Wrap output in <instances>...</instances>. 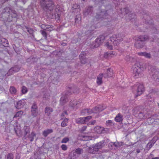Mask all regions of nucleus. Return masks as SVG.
Listing matches in <instances>:
<instances>
[{
    "mask_svg": "<svg viewBox=\"0 0 159 159\" xmlns=\"http://www.w3.org/2000/svg\"><path fill=\"white\" fill-rule=\"evenodd\" d=\"M124 36L121 35V34H119L117 36L116 35H113L110 37L109 41L107 43L106 45L108 49L111 50L112 49V45H117L119 43L122 41L123 40Z\"/></svg>",
    "mask_w": 159,
    "mask_h": 159,
    "instance_id": "f257e3e1",
    "label": "nucleus"
},
{
    "mask_svg": "<svg viewBox=\"0 0 159 159\" xmlns=\"http://www.w3.org/2000/svg\"><path fill=\"white\" fill-rule=\"evenodd\" d=\"M149 39V37L147 35H140L136 37L134 44L135 47L137 49L142 48L145 46V42Z\"/></svg>",
    "mask_w": 159,
    "mask_h": 159,
    "instance_id": "f03ea898",
    "label": "nucleus"
},
{
    "mask_svg": "<svg viewBox=\"0 0 159 159\" xmlns=\"http://www.w3.org/2000/svg\"><path fill=\"white\" fill-rule=\"evenodd\" d=\"M108 8L109 9L106 10L105 11H101L99 13L97 14L95 16V18L98 20H102L104 19H107L110 17L109 15L113 13V10L111 5L108 6Z\"/></svg>",
    "mask_w": 159,
    "mask_h": 159,
    "instance_id": "7ed1b4c3",
    "label": "nucleus"
},
{
    "mask_svg": "<svg viewBox=\"0 0 159 159\" xmlns=\"http://www.w3.org/2000/svg\"><path fill=\"white\" fill-rule=\"evenodd\" d=\"M40 3L42 7L44 10L53 11L55 7L54 2L52 0H41Z\"/></svg>",
    "mask_w": 159,
    "mask_h": 159,
    "instance_id": "20e7f679",
    "label": "nucleus"
},
{
    "mask_svg": "<svg viewBox=\"0 0 159 159\" xmlns=\"http://www.w3.org/2000/svg\"><path fill=\"white\" fill-rule=\"evenodd\" d=\"M144 68L139 64H136L134 65L133 70V75L135 78H138L142 76Z\"/></svg>",
    "mask_w": 159,
    "mask_h": 159,
    "instance_id": "39448f33",
    "label": "nucleus"
},
{
    "mask_svg": "<svg viewBox=\"0 0 159 159\" xmlns=\"http://www.w3.org/2000/svg\"><path fill=\"white\" fill-rule=\"evenodd\" d=\"M133 89L136 91V93L135 95V98L142 94L144 91L143 85L139 83H137L135 84L133 86Z\"/></svg>",
    "mask_w": 159,
    "mask_h": 159,
    "instance_id": "423d86ee",
    "label": "nucleus"
},
{
    "mask_svg": "<svg viewBox=\"0 0 159 159\" xmlns=\"http://www.w3.org/2000/svg\"><path fill=\"white\" fill-rule=\"evenodd\" d=\"M11 9L9 7H6L2 10L0 17L2 18L5 20L10 19V13Z\"/></svg>",
    "mask_w": 159,
    "mask_h": 159,
    "instance_id": "0eeeda50",
    "label": "nucleus"
},
{
    "mask_svg": "<svg viewBox=\"0 0 159 159\" xmlns=\"http://www.w3.org/2000/svg\"><path fill=\"white\" fill-rule=\"evenodd\" d=\"M71 92L67 91L64 94H63L60 100V105L63 106L65 104L69 101L68 98L69 95L71 94Z\"/></svg>",
    "mask_w": 159,
    "mask_h": 159,
    "instance_id": "6e6552de",
    "label": "nucleus"
},
{
    "mask_svg": "<svg viewBox=\"0 0 159 159\" xmlns=\"http://www.w3.org/2000/svg\"><path fill=\"white\" fill-rule=\"evenodd\" d=\"M150 74L152 75V78L156 81H159V74L158 71L153 67H152Z\"/></svg>",
    "mask_w": 159,
    "mask_h": 159,
    "instance_id": "1a4fd4ad",
    "label": "nucleus"
},
{
    "mask_svg": "<svg viewBox=\"0 0 159 159\" xmlns=\"http://www.w3.org/2000/svg\"><path fill=\"white\" fill-rule=\"evenodd\" d=\"M31 114L33 117L37 116L38 114L37 104L35 102L33 103L31 107Z\"/></svg>",
    "mask_w": 159,
    "mask_h": 159,
    "instance_id": "9d476101",
    "label": "nucleus"
},
{
    "mask_svg": "<svg viewBox=\"0 0 159 159\" xmlns=\"http://www.w3.org/2000/svg\"><path fill=\"white\" fill-rule=\"evenodd\" d=\"M150 13L148 12H143V18L145 20V22L147 23L152 25L153 23L151 16H150Z\"/></svg>",
    "mask_w": 159,
    "mask_h": 159,
    "instance_id": "9b49d317",
    "label": "nucleus"
},
{
    "mask_svg": "<svg viewBox=\"0 0 159 159\" xmlns=\"http://www.w3.org/2000/svg\"><path fill=\"white\" fill-rule=\"evenodd\" d=\"M106 129L107 130V129ZM94 131L98 134H104L107 131L105 129L99 126L95 127L94 129Z\"/></svg>",
    "mask_w": 159,
    "mask_h": 159,
    "instance_id": "f8f14e48",
    "label": "nucleus"
},
{
    "mask_svg": "<svg viewBox=\"0 0 159 159\" xmlns=\"http://www.w3.org/2000/svg\"><path fill=\"white\" fill-rule=\"evenodd\" d=\"M88 152L91 153L96 154L99 153V149L95 145L89 148Z\"/></svg>",
    "mask_w": 159,
    "mask_h": 159,
    "instance_id": "ddd939ff",
    "label": "nucleus"
},
{
    "mask_svg": "<svg viewBox=\"0 0 159 159\" xmlns=\"http://www.w3.org/2000/svg\"><path fill=\"white\" fill-rule=\"evenodd\" d=\"M30 129L29 126H25L23 129L24 138L25 139H26V137L30 134Z\"/></svg>",
    "mask_w": 159,
    "mask_h": 159,
    "instance_id": "4468645a",
    "label": "nucleus"
},
{
    "mask_svg": "<svg viewBox=\"0 0 159 159\" xmlns=\"http://www.w3.org/2000/svg\"><path fill=\"white\" fill-rule=\"evenodd\" d=\"M105 39V37L103 35L100 36L99 37L97 38L95 40V46H96V44L98 45L97 47H98L100 44L102 43Z\"/></svg>",
    "mask_w": 159,
    "mask_h": 159,
    "instance_id": "2eb2a0df",
    "label": "nucleus"
},
{
    "mask_svg": "<svg viewBox=\"0 0 159 159\" xmlns=\"http://www.w3.org/2000/svg\"><path fill=\"white\" fill-rule=\"evenodd\" d=\"M93 12V7L92 6H89L86 7L84 11V14L85 16L89 15H91Z\"/></svg>",
    "mask_w": 159,
    "mask_h": 159,
    "instance_id": "dca6fc26",
    "label": "nucleus"
},
{
    "mask_svg": "<svg viewBox=\"0 0 159 159\" xmlns=\"http://www.w3.org/2000/svg\"><path fill=\"white\" fill-rule=\"evenodd\" d=\"M113 75V70L111 68H108L103 74V77L105 78L111 77Z\"/></svg>",
    "mask_w": 159,
    "mask_h": 159,
    "instance_id": "f3484780",
    "label": "nucleus"
},
{
    "mask_svg": "<svg viewBox=\"0 0 159 159\" xmlns=\"http://www.w3.org/2000/svg\"><path fill=\"white\" fill-rule=\"evenodd\" d=\"M105 108H103L102 106L99 105L93 107L92 109L93 113H96L102 111L104 110Z\"/></svg>",
    "mask_w": 159,
    "mask_h": 159,
    "instance_id": "a211bd4d",
    "label": "nucleus"
},
{
    "mask_svg": "<svg viewBox=\"0 0 159 159\" xmlns=\"http://www.w3.org/2000/svg\"><path fill=\"white\" fill-rule=\"evenodd\" d=\"M20 69V68L18 66H15L11 68L8 72V74L10 75L12 74L13 73L18 71Z\"/></svg>",
    "mask_w": 159,
    "mask_h": 159,
    "instance_id": "6ab92c4d",
    "label": "nucleus"
},
{
    "mask_svg": "<svg viewBox=\"0 0 159 159\" xmlns=\"http://www.w3.org/2000/svg\"><path fill=\"white\" fill-rule=\"evenodd\" d=\"M80 103L79 102L73 100L72 101L71 100L70 102L69 105L74 108H76L79 107Z\"/></svg>",
    "mask_w": 159,
    "mask_h": 159,
    "instance_id": "aec40b11",
    "label": "nucleus"
},
{
    "mask_svg": "<svg viewBox=\"0 0 159 159\" xmlns=\"http://www.w3.org/2000/svg\"><path fill=\"white\" fill-rule=\"evenodd\" d=\"M53 111V109L49 107H46L44 109V112L48 116H50Z\"/></svg>",
    "mask_w": 159,
    "mask_h": 159,
    "instance_id": "412c9836",
    "label": "nucleus"
},
{
    "mask_svg": "<svg viewBox=\"0 0 159 159\" xmlns=\"http://www.w3.org/2000/svg\"><path fill=\"white\" fill-rule=\"evenodd\" d=\"M92 113H93L92 109L89 108L84 109L81 111V114L82 115H84L86 114L90 115Z\"/></svg>",
    "mask_w": 159,
    "mask_h": 159,
    "instance_id": "4be33fe9",
    "label": "nucleus"
},
{
    "mask_svg": "<svg viewBox=\"0 0 159 159\" xmlns=\"http://www.w3.org/2000/svg\"><path fill=\"white\" fill-rule=\"evenodd\" d=\"M25 105V103L24 101L20 100L17 102L16 105L15 106V107L17 109H20L23 107Z\"/></svg>",
    "mask_w": 159,
    "mask_h": 159,
    "instance_id": "5701e85b",
    "label": "nucleus"
},
{
    "mask_svg": "<svg viewBox=\"0 0 159 159\" xmlns=\"http://www.w3.org/2000/svg\"><path fill=\"white\" fill-rule=\"evenodd\" d=\"M53 132V130L52 129H47L44 130L42 134L43 136L46 137L48 135Z\"/></svg>",
    "mask_w": 159,
    "mask_h": 159,
    "instance_id": "b1692460",
    "label": "nucleus"
},
{
    "mask_svg": "<svg viewBox=\"0 0 159 159\" xmlns=\"http://www.w3.org/2000/svg\"><path fill=\"white\" fill-rule=\"evenodd\" d=\"M103 77V74H100L97 77V82L98 85H100L102 83V79Z\"/></svg>",
    "mask_w": 159,
    "mask_h": 159,
    "instance_id": "393cba45",
    "label": "nucleus"
},
{
    "mask_svg": "<svg viewBox=\"0 0 159 159\" xmlns=\"http://www.w3.org/2000/svg\"><path fill=\"white\" fill-rule=\"evenodd\" d=\"M36 135V134L33 132H32L31 133L29 134L26 137V139L28 138L30 139V141H33L34 139V137Z\"/></svg>",
    "mask_w": 159,
    "mask_h": 159,
    "instance_id": "a878e982",
    "label": "nucleus"
},
{
    "mask_svg": "<svg viewBox=\"0 0 159 159\" xmlns=\"http://www.w3.org/2000/svg\"><path fill=\"white\" fill-rule=\"evenodd\" d=\"M138 54L140 56H143L148 58H150L151 57V54L146 52H139Z\"/></svg>",
    "mask_w": 159,
    "mask_h": 159,
    "instance_id": "bb28decb",
    "label": "nucleus"
},
{
    "mask_svg": "<svg viewBox=\"0 0 159 159\" xmlns=\"http://www.w3.org/2000/svg\"><path fill=\"white\" fill-rule=\"evenodd\" d=\"M123 120V116L120 113L118 114L115 118V121L117 122H121Z\"/></svg>",
    "mask_w": 159,
    "mask_h": 159,
    "instance_id": "cd10ccee",
    "label": "nucleus"
},
{
    "mask_svg": "<svg viewBox=\"0 0 159 159\" xmlns=\"http://www.w3.org/2000/svg\"><path fill=\"white\" fill-rule=\"evenodd\" d=\"M10 11V17H11L12 18H16L17 17L18 15L16 11L11 9Z\"/></svg>",
    "mask_w": 159,
    "mask_h": 159,
    "instance_id": "c85d7f7f",
    "label": "nucleus"
},
{
    "mask_svg": "<svg viewBox=\"0 0 159 159\" xmlns=\"http://www.w3.org/2000/svg\"><path fill=\"white\" fill-rule=\"evenodd\" d=\"M83 152V150L82 149L78 148L75 149V152H73V154L74 155H76V154L80 155L82 154Z\"/></svg>",
    "mask_w": 159,
    "mask_h": 159,
    "instance_id": "c756f323",
    "label": "nucleus"
},
{
    "mask_svg": "<svg viewBox=\"0 0 159 159\" xmlns=\"http://www.w3.org/2000/svg\"><path fill=\"white\" fill-rule=\"evenodd\" d=\"M76 122L77 124H84L86 123L84 117H80L77 119Z\"/></svg>",
    "mask_w": 159,
    "mask_h": 159,
    "instance_id": "7c9ffc66",
    "label": "nucleus"
},
{
    "mask_svg": "<svg viewBox=\"0 0 159 159\" xmlns=\"http://www.w3.org/2000/svg\"><path fill=\"white\" fill-rule=\"evenodd\" d=\"M138 117L140 119H145L148 118L147 116L145 114L144 115L143 113L142 112H139L138 114Z\"/></svg>",
    "mask_w": 159,
    "mask_h": 159,
    "instance_id": "2f4dec72",
    "label": "nucleus"
},
{
    "mask_svg": "<svg viewBox=\"0 0 159 159\" xmlns=\"http://www.w3.org/2000/svg\"><path fill=\"white\" fill-rule=\"evenodd\" d=\"M112 53L107 52L104 53V57L105 58H109L112 57Z\"/></svg>",
    "mask_w": 159,
    "mask_h": 159,
    "instance_id": "473e14b6",
    "label": "nucleus"
},
{
    "mask_svg": "<svg viewBox=\"0 0 159 159\" xmlns=\"http://www.w3.org/2000/svg\"><path fill=\"white\" fill-rule=\"evenodd\" d=\"M109 0H94L95 3H100L102 4H104L108 2Z\"/></svg>",
    "mask_w": 159,
    "mask_h": 159,
    "instance_id": "72a5a7b5",
    "label": "nucleus"
},
{
    "mask_svg": "<svg viewBox=\"0 0 159 159\" xmlns=\"http://www.w3.org/2000/svg\"><path fill=\"white\" fill-rule=\"evenodd\" d=\"M9 91L11 94H15L16 92V89L15 87L11 86L10 88Z\"/></svg>",
    "mask_w": 159,
    "mask_h": 159,
    "instance_id": "f704fd0d",
    "label": "nucleus"
},
{
    "mask_svg": "<svg viewBox=\"0 0 159 159\" xmlns=\"http://www.w3.org/2000/svg\"><path fill=\"white\" fill-rule=\"evenodd\" d=\"M53 26L52 25H47L45 31H51L53 30Z\"/></svg>",
    "mask_w": 159,
    "mask_h": 159,
    "instance_id": "c9c22d12",
    "label": "nucleus"
},
{
    "mask_svg": "<svg viewBox=\"0 0 159 159\" xmlns=\"http://www.w3.org/2000/svg\"><path fill=\"white\" fill-rule=\"evenodd\" d=\"M23 112L22 111H20L17 112L15 115L14 116V118L17 117H21L23 114Z\"/></svg>",
    "mask_w": 159,
    "mask_h": 159,
    "instance_id": "e433bc0d",
    "label": "nucleus"
},
{
    "mask_svg": "<svg viewBox=\"0 0 159 159\" xmlns=\"http://www.w3.org/2000/svg\"><path fill=\"white\" fill-rule=\"evenodd\" d=\"M104 143V141H101L98 143H96L95 145L99 149H101L103 147V144Z\"/></svg>",
    "mask_w": 159,
    "mask_h": 159,
    "instance_id": "4c0bfd02",
    "label": "nucleus"
},
{
    "mask_svg": "<svg viewBox=\"0 0 159 159\" xmlns=\"http://www.w3.org/2000/svg\"><path fill=\"white\" fill-rule=\"evenodd\" d=\"M36 59L35 58H28L27 59L26 61L28 63L31 64L33 63Z\"/></svg>",
    "mask_w": 159,
    "mask_h": 159,
    "instance_id": "58836bf2",
    "label": "nucleus"
},
{
    "mask_svg": "<svg viewBox=\"0 0 159 159\" xmlns=\"http://www.w3.org/2000/svg\"><path fill=\"white\" fill-rule=\"evenodd\" d=\"M82 140L84 141H88L91 139V137L89 136L83 135L82 136Z\"/></svg>",
    "mask_w": 159,
    "mask_h": 159,
    "instance_id": "ea45409f",
    "label": "nucleus"
},
{
    "mask_svg": "<svg viewBox=\"0 0 159 159\" xmlns=\"http://www.w3.org/2000/svg\"><path fill=\"white\" fill-rule=\"evenodd\" d=\"M26 28L27 29V31L30 34H32L33 37H34V35H33L34 31L32 29L28 27H26Z\"/></svg>",
    "mask_w": 159,
    "mask_h": 159,
    "instance_id": "a19ab883",
    "label": "nucleus"
},
{
    "mask_svg": "<svg viewBox=\"0 0 159 159\" xmlns=\"http://www.w3.org/2000/svg\"><path fill=\"white\" fill-rule=\"evenodd\" d=\"M21 92L23 94H25L28 92V89L25 86H23L21 88Z\"/></svg>",
    "mask_w": 159,
    "mask_h": 159,
    "instance_id": "79ce46f5",
    "label": "nucleus"
},
{
    "mask_svg": "<svg viewBox=\"0 0 159 159\" xmlns=\"http://www.w3.org/2000/svg\"><path fill=\"white\" fill-rule=\"evenodd\" d=\"M129 16L130 19L134 18L135 16V14L134 12H132L131 11L129 14Z\"/></svg>",
    "mask_w": 159,
    "mask_h": 159,
    "instance_id": "37998d69",
    "label": "nucleus"
},
{
    "mask_svg": "<svg viewBox=\"0 0 159 159\" xmlns=\"http://www.w3.org/2000/svg\"><path fill=\"white\" fill-rule=\"evenodd\" d=\"M44 37V39H47V34L45 30H41L40 31Z\"/></svg>",
    "mask_w": 159,
    "mask_h": 159,
    "instance_id": "c03bdc74",
    "label": "nucleus"
},
{
    "mask_svg": "<svg viewBox=\"0 0 159 159\" xmlns=\"http://www.w3.org/2000/svg\"><path fill=\"white\" fill-rule=\"evenodd\" d=\"M14 155L12 153H8L7 157V159H13Z\"/></svg>",
    "mask_w": 159,
    "mask_h": 159,
    "instance_id": "a18cd8bd",
    "label": "nucleus"
},
{
    "mask_svg": "<svg viewBox=\"0 0 159 159\" xmlns=\"http://www.w3.org/2000/svg\"><path fill=\"white\" fill-rule=\"evenodd\" d=\"M121 10L122 11H124L125 14H127L130 12L128 8L127 7L121 9Z\"/></svg>",
    "mask_w": 159,
    "mask_h": 159,
    "instance_id": "49530a36",
    "label": "nucleus"
},
{
    "mask_svg": "<svg viewBox=\"0 0 159 159\" xmlns=\"http://www.w3.org/2000/svg\"><path fill=\"white\" fill-rule=\"evenodd\" d=\"M69 140V138L67 137H65L63 138L61 141V143H66Z\"/></svg>",
    "mask_w": 159,
    "mask_h": 159,
    "instance_id": "de8ad7c7",
    "label": "nucleus"
},
{
    "mask_svg": "<svg viewBox=\"0 0 159 159\" xmlns=\"http://www.w3.org/2000/svg\"><path fill=\"white\" fill-rule=\"evenodd\" d=\"M109 148H110V147L113 148L114 147H119L118 145H117V144L116 143H110L108 145Z\"/></svg>",
    "mask_w": 159,
    "mask_h": 159,
    "instance_id": "09e8293b",
    "label": "nucleus"
},
{
    "mask_svg": "<svg viewBox=\"0 0 159 159\" xmlns=\"http://www.w3.org/2000/svg\"><path fill=\"white\" fill-rule=\"evenodd\" d=\"M80 62L82 64H84L87 62V59L86 58H80Z\"/></svg>",
    "mask_w": 159,
    "mask_h": 159,
    "instance_id": "8fccbe9b",
    "label": "nucleus"
},
{
    "mask_svg": "<svg viewBox=\"0 0 159 159\" xmlns=\"http://www.w3.org/2000/svg\"><path fill=\"white\" fill-rule=\"evenodd\" d=\"M153 144L149 142L147 145V148L148 150H149L153 146Z\"/></svg>",
    "mask_w": 159,
    "mask_h": 159,
    "instance_id": "3c124183",
    "label": "nucleus"
},
{
    "mask_svg": "<svg viewBox=\"0 0 159 159\" xmlns=\"http://www.w3.org/2000/svg\"><path fill=\"white\" fill-rule=\"evenodd\" d=\"M158 139V137L157 136H155L153 137L152 140L150 142L152 143L153 145L156 143L157 140Z\"/></svg>",
    "mask_w": 159,
    "mask_h": 159,
    "instance_id": "603ef678",
    "label": "nucleus"
},
{
    "mask_svg": "<svg viewBox=\"0 0 159 159\" xmlns=\"http://www.w3.org/2000/svg\"><path fill=\"white\" fill-rule=\"evenodd\" d=\"M112 120H107L106 122V125L107 126H110L112 125Z\"/></svg>",
    "mask_w": 159,
    "mask_h": 159,
    "instance_id": "864d4df0",
    "label": "nucleus"
},
{
    "mask_svg": "<svg viewBox=\"0 0 159 159\" xmlns=\"http://www.w3.org/2000/svg\"><path fill=\"white\" fill-rule=\"evenodd\" d=\"M86 53L85 52H82L79 56V57L80 58H86L85 57Z\"/></svg>",
    "mask_w": 159,
    "mask_h": 159,
    "instance_id": "5fc2aeb1",
    "label": "nucleus"
},
{
    "mask_svg": "<svg viewBox=\"0 0 159 159\" xmlns=\"http://www.w3.org/2000/svg\"><path fill=\"white\" fill-rule=\"evenodd\" d=\"M15 132L17 136H20L21 135V131L20 129H17L16 130L15 129Z\"/></svg>",
    "mask_w": 159,
    "mask_h": 159,
    "instance_id": "6e6d98bb",
    "label": "nucleus"
},
{
    "mask_svg": "<svg viewBox=\"0 0 159 159\" xmlns=\"http://www.w3.org/2000/svg\"><path fill=\"white\" fill-rule=\"evenodd\" d=\"M13 48L15 52L17 54L19 53L20 51L19 48H18L16 47L15 45H14V46H13Z\"/></svg>",
    "mask_w": 159,
    "mask_h": 159,
    "instance_id": "4d7b16f0",
    "label": "nucleus"
},
{
    "mask_svg": "<svg viewBox=\"0 0 159 159\" xmlns=\"http://www.w3.org/2000/svg\"><path fill=\"white\" fill-rule=\"evenodd\" d=\"M61 148L64 151H66L67 149V147L65 144H62L61 146Z\"/></svg>",
    "mask_w": 159,
    "mask_h": 159,
    "instance_id": "13d9d810",
    "label": "nucleus"
},
{
    "mask_svg": "<svg viewBox=\"0 0 159 159\" xmlns=\"http://www.w3.org/2000/svg\"><path fill=\"white\" fill-rule=\"evenodd\" d=\"M84 118L85 121V123H86L90 120L92 118V117L91 116H88L85 117H84Z\"/></svg>",
    "mask_w": 159,
    "mask_h": 159,
    "instance_id": "bf43d9fd",
    "label": "nucleus"
},
{
    "mask_svg": "<svg viewBox=\"0 0 159 159\" xmlns=\"http://www.w3.org/2000/svg\"><path fill=\"white\" fill-rule=\"evenodd\" d=\"M132 59V57L129 55H127L125 58V59L127 61H130Z\"/></svg>",
    "mask_w": 159,
    "mask_h": 159,
    "instance_id": "052dcab7",
    "label": "nucleus"
},
{
    "mask_svg": "<svg viewBox=\"0 0 159 159\" xmlns=\"http://www.w3.org/2000/svg\"><path fill=\"white\" fill-rule=\"evenodd\" d=\"M67 123L65 122L64 121H62L61 124V126L62 127H65L67 126Z\"/></svg>",
    "mask_w": 159,
    "mask_h": 159,
    "instance_id": "680f3d73",
    "label": "nucleus"
},
{
    "mask_svg": "<svg viewBox=\"0 0 159 159\" xmlns=\"http://www.w3.org/2000/svg\"><path fill=\"white\" fill-rule=\"evenodd\" d=\"M47 26V25L42 24L41 26V28L43 30L45 31Z\"/></svg>",
    "mask_w": 159,
    "mask_h": 159,
    "instance_id": "e2e57ef3",
    "label": "nucleus"
},
{
    "mask_svg": "<svg viewBox=\"0 0 159 159\" xmlns=\"http://www.w3.org/2000/svg\"><path fill=\"white\" fill-rule=\"evenodd\" d=\"M86 126H84L81 128V129H80V131L81 132H83L86 130Z\"/></svg>",
    "mask_w": 159,
    "mask_h": 159,
    "instance_id": "0e129e2a",
    "label": "nucleus"
},
{
    "mask_svg": "<svg viewBox=\"0 0 159 159\" xmlns=\"http://www.w3.org/2000/svg\"><path fill=\"white\" fill-rule=\"evenodd\" d=\"M123 143L122 142H118L117 143V145H118L119 147H117V148L120 147L123 144Z\"/></svg>",
    "mask_w": 159,
    "mask_h": 159,
    "instance_id": "69168bd1",
    "label": "nucleus"
},
{
    "mask_svg": "<svg viewBox=\"0 0 159 159\" xmlns=\"http://www.w3.org/2000/svg\"><path fill=\"white\" fill-rule=\"evenodd\" d=\"M96 123V121L95 120H94L91 121V124L92 125H94Z\"/></svg>",
    "mask_w": 159,
    "mask_h": 159,
    "instance_id": "338daca9",
    "label": "nucleus"
},
{
    "mask_svg": "<svg viewBox=\"0 0 159 159\" xmlns=\"http://www.w3.org/2000/svg\"><path fill=\"white\" fill-rule=\"evenodd\" d=\"M78 20H79L80 21V18H77V16H76V17L75 18V22L76 23L77 22Z\"/></svg>",
    "mask_w": 159,
    "mask_h": 159,
    "instance_id": "774afa93",
    "label": "nucleus"
}]
</instances>
